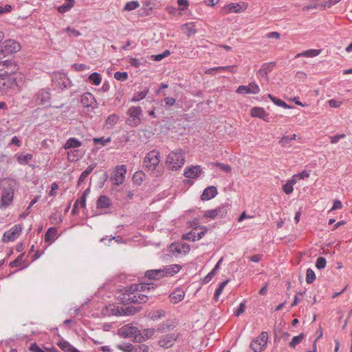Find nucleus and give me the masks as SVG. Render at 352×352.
<instances>
[{"mask_svg": "<svg viewBox=\"0 0 352 352\" xmlns=\"http://www.w3.org/2000/svg\"><path fill=\"white\" fill-rule=\"evenodd\" d=\"M154 284L152 283L133 284L124 288L122 301L125 303H144L148 300V296L146 293L151 289H154Z\"/></svg>", "mask_w": 352, "mask_h": 352, "instance_id": "nucleus-1", "label": "nucleus"}, {"mask_svg": "<svg viewBox=\"0 0 352 352\" xmlns=\"http://www.w3.org/2000/svg\"><path fill=\"white\" fill-rule=\"evenodd\" d=\"M184 153L182 150L170 152L166 160L168 168L172 170L179 169L184 164Z\"/></svg>", "mask_w": 352, "mask_h": 352, "instance_id": "nucleus-2", "label": "nucleus"}, {"mask_svg": "<svg viewBox=\"0 0 352 352\" xmlns=\"http://www.w3.org/2000/svg\"><path fill=\"white\" fill-rule=\"evenodd\" d=\"M138 311V309L133 307H123L116 304H109L106 306L103 313L104 315L111 316H122L133 315Z\"/></svg>", "mask_w": 352, "mask_h": 352, "instance_id": "nucleus-3", "label": "nucleus"}, {"mask_svg": "<svg viewBox=\"0 0 352 352\" xmlns=\"http://www.w3.org/2000/svg\"><path fill=\"white\" fill-rule=\"evenodd\" d=\"M160 153L157 150H152L146 153L143 160V167L149 171L157 170L160 162Z\"/></svg>", "mask_w": 352, "mask_h": 352, "instance_id": "nucleus-4", "label": "nucleus"}, {"mask_svg": "<svg viewBox=\"0 0 352 352\" xmlns=\"http://www.w3.org/2000/svg\"><path fill=\"white\" fill-rule=\"evenodd\" d=\"M129 116L126 122L132 127L138 126L141 123V116L142 115V109L140 107H131L127 111Z\"/></svg>", "mask_w": 352, "mask_h": 352, "instance_id": "nucleus-5", "label": "nucleus"}, {"mask_svg": "<svg viewBox=\"0 0 352 352\" xmlns=\"http://www.w3.org/2000/svg\"><path fill=\"white\" fill-rule=\"evenodd\" d=\"M267 340L268 333L266 331H262L257 338L251 342L250 347L254 352H261L266 346Z\"/></svg>", "mask_w": 352, "mask_h": 352, "instance_id": "nucleus-6", "label": "nucleus"}, {"mask_svg": "<svg viewBox=\"0 0 352 352\" xmlns=\"http://www.w3.org/2000/svg\"><path fill=\"white\" fill-rule=\"evenodd\" d=\"M0 54L6 56L9 54L19 52L21 50V45L14 40L8 39L0 45Z\"/></svg>", "mask_w": 352, "mask_h": 352, "instance_id": "nucleus-7", "label": "nucleus"}, {"mask_svg": "<svg viewBox=\"0 0 352 352\" xmlns=\"http://www.w3.org/2000/svg\"><path fill=\"white\" fill-rule=\"evenodd\" d=\"M180 333H172L165 334L160 337L158 340V345L163 349L171 348L176 341L180 338Z\"/></svg>", "mask_w": 352, "mask_h": 352, "instance_id": "nucleus-8", "label": "nucleus"}, {"mask_svg": "<svg viewBox=\"0 0 352 352\" xmlns=\"http://www.w3.org/2000/svg\"><path fill=\"white\" fill-rule=\"evenodd\" d=\"M51 94L48 89H41L34 96V102L37 105L45 107L50 106Z\"/></svg>", "mask_w": 352, "mask_h": 352, "instance_id": "nucleus-9", "label": "nucleus"}, {"mask_svg": "<svg viewBox=\"0 0 352 352\" xmlns=\"http://www.w3.org/2000/svg\"><path fill=\"white\" fill-rule=\"evenodd\" d=\"M126 173V167L125 165H118L116 166L113 175L110 177L113 184L116 186L121 185L125 179Z\"/></svg>", "mask_w": 352, "mask_h": 352, "instance_id": "nucleus-10", "label": "nucleus"}, {"mask_svg": "<svg viewBox=\"0 0 352 352\" xmlns=\"http://www.w3.org/2000/svg\"><path fill=\"white\" fill-rule=\"evenodd\" d=\"M23 227L20 224L12 226L10 230L3 234L2 241L3 242H9L15 241L21 234Z\"/></svg>", "mask_w": 352, "mask_h": 352, "instance_id": "nucleus-11", "label": "nucleus"}, {"mask_svg": "<svg viewBox=\"0 0 352 352\" xmlns=\"http://www.w3.org/2000/svg\"><path fill=\"white\" fill-rule=\"evenodd\" d=\"M17 70V65L12 60L0 61V77L6 74H14Z\"/></svg>", "mask_w": 352, "mask_h": 352, "instance_id": "nucleus-12", "label": "nucleus"}, {"mask_svg": "<svg viewBox=\"0 0 352 352\" xmlns=\"http://www.w3.org/2000/svg\"><path fill=\"white\" fill-rule=\"evenodd\" d=\"M14 196V190L10 186H8V187H6L3 189L2 195H1V208H6L8 207L10 204L12 202Z\"/></svg>", "mask_w": 352, "mask_h": 352, "instance_id": "nucleus-13", "label": "nucleus"}, {"mask_svg": "<svg viewBox=\"0 0 352 352\" xmlns=\"http://www.w3.org/2000/svg\"><path fill=\"white\" fill-rule=\"evenodd\" d=\"M203 173V169L201 166H189L185 168L184 176L190 179H197Z\"/></svg>", "mask_w": 352, "mask_h": 352, "instance_id": "nucleus-14", "label": "nucleus"}, {"mask_svg": "<svg viewBox=\"0 0 352 352\" xmlns=\"http://www.w3.org/2000/svg\"><path fill=\"white\" fill-rule=\"evenodd\" d=\"M139 329L134 327L130 325H124L119 330V335L124 338H131L133 337L134 340L136 341V336H138Z\"/></svg>", "mask_w": 352, "mask_h": 352, "instance_id": "nucleus-15", "label": "nucleus"}, {"mask_svg": "<svg viewBox=\"0 0 352 352\" xmlns=\"http://www.w3.org/2000/svg\"><path fill=\"white\" fill-rule=\"evenodd\" d=\"M259 92L260 88L255 82L250 83L248 86L241 85L236 89V93L239 94H257Z\"/></svg>", "mask_w": 352, "mask_h": 352, "instance_id": "nucleus-16", "label": "nucleus"}, {"mask_svg": "<svg viewBox=\"0 0 352 352\" xmlns=\"http://www.w3.org/2000/svg\"><path fill=\"white\" fill-rule=\"evenodd\" d=\"M248 3L245 2L230 3L223 8V10L226 13H239L245 10L248 8Z\"/></svg>", "mask_w": 352, "mask_h": 352, "instance_id": "nucleus-17", "label": "nucleus"}, {"mask_svg": "<svg viewBox=\"0 0 352 352\" xmlns=\"http://www.w3.org/2000/svg\"><path fill=\"white\" fill-rule=\"evenodd\" d=\"M80 102L82 105L86 108H95V105L96 104L94 96L89 92L85 93L81 96Z\"/></svg>", "mask_w": 352, "mask_h": 352, "instance_id": "nucleus-18", "label": "nucleus"}, {"mask_svg": "<svg viewBox=\"0 0 352 352\" xmlns=\"http://www.w3.org/2000/svg\"><path fill=\"white\" fill-rule=\"evenodd\" d=\"M276 63L274 62L265 63L263 64L261 69L257 72V76L267 80L268 74L272 71Z\"/></svg>", "mask_w": 352, "mask_h": 352, "instance_id": "nucleus-19", "label": "nucleus"}, {"mask_svg": "<svg viewBox=\"0 0 352 352\" xmlns=\"http://www.w3.org/2000/svg\"><path fill=\"white\" fill-rule=\"evenodd\" d=\"M155 332L156 330L153 328L145 329L142 331L139 330L138 336H136V342L140 343L149 338H151Z\"/></svg>", "mask_w": 352, "mask_h": 352, "instance_id": "nucleus-20", "label": "nucleus"}, {"mask_svg": "<svg viewBox=\"0 0 352 352\" xmlns=\"http://www.w3.org/2000/svg\"><path fill=\"white\" fill-rule=\"evenodd\" d=\"M176 325L177 324L174 320H166V321L160 324L155 330L158 333H163L166 331L173 330L176 327Z\"/></svg>", "mask_w": 352, "mask_h": 352, "instance_id": "nucleus-21", "label": "nucleus"}, {"mask_svg": "<svg viewBox=\"0 0 352 352\" xmlns=\"http://www.w3.org/2000/svg\"><path fill=\"white\" fill-rule=\"evenodd\" d=\"M181 269V265L173 264L164 266L163 268L161 269V271H162L163 277L168 276H172L178 273Z\"/></svg>", "mask_w": 352, "mask_h": 352, "instance_id": "nucleus-22", "label": "nucleus"}, {"mask_svg": "<svg viewBox=\"0 0 352 352\" xmlns=\"http://www.w3.org/2000/svg\"><path fill=\"white\" fill-rule=\"evenodd\" d=\"M3 85L4 87V91H6L9 89L14 88L17 85L16 78L14 77L13 74H6L2 76Z\"/></svg>", "mask_w": 352, "mask_h": 352, "instance_id": "nucleus-23", "label": "nucleus"}, {"mask_svg": "<svg viewBox=\"0 0 352 352\" xmlns=\"http://www.w3.org/2000/svg\"><path fill=\"white\" fill-rule=\"evenodd\" d=\"M217 195V189L214 186H210L206 188L201 195V199L204 201H208L214 198Z\"/></svg>", "mask_w": 352, "mask_h": 352, "instance_id": "nucleus-24", "label": "nucleus"}, {"mask_svg": "<svg viewBox=\"0 0 352 352\" xmlns=\"http://www.w3.org/2000/svg\"><path fill=\"white\" fill-rule=\"evenodd\" d=\"M120 120V116L116 113L110 114L105 120L104 128L107 129H112Z\"/></svg>", "mask_w": 352, "mask_h": 352, "instance_id": "nucleus-25", "label": "nucleus"}, {"mask_svg": "<svg viewBox=\"0 0 352 352\" xmlns=\"http://www.w3.org/2000/svg\"><path fill=\"white\" fill-rule=\"evenodd\" d=\"M185 296V293L182 289H175L170 295L169 298L171 302L175 304L182 301Z\"/></svg>", "mask_w": 352, "mask_h": 352, "instance_id": "nucleus-26", "label": "nucleus"}, {"mask_svg": "<svg viewBox=\"0 0 352 352\" xmlns=\"http://www.w3.org/2000/svg\"><path fill=\"white\" fill-rule=\"evenodd\" d=\"M296 134L294 133L292 136L284 135L278 141V144L281 147L288 148L292 147V142L296 139Z\"/></svg>", "mask_w": 352, "mask_h": 352, "instance_id": "nucleus-27", "label": "nucleus"}, {"mask_svg": "<svg viewBox=\"0 0 352 352\" xmlns=\"http://www.w3.org/2000/svg\"><path fill=\"white\" fill-rule=\"evenodd\" d=\"M60 349L65 352H80L74 346H72L69 342L64 339H60L57 343Z\"/></svg>", "mask_w": 352, "mask_h": 352, "instance_id": "nucleus-28", "label": "nucleus"}, {"mask_svg": "<svg viewBox=\"0 0 352 352\" xmlns=\"http://www.w3.org/2000/svg\"><path fill=\"white\" fill-rule=\"evenodd\" d=\"M111 206L110 199L106 195H100L96 203L98 209H107Z\"/></svg>", "mask_w": 352, "mask_h": 352, "instance_id": "nucleus-29", "label": "nucleus"}, {"mask_svg": "<svg viewBox=\"0 0 352 352\" xmlns=\"http://www.w3.org/2000/svg\"><path fill=\"white\" fill-rule=\"evenodd\" d=\"M251 116L254 118H261L263 120H266V118L268 116V114L262 107H253L250 110Z\"/></svg>", "mask_w": 352, "mask_h": 352, "instance_id": "nucleus-30", "label": "nucleus"}, {"mask_svg": "<svg viewBox=\"0 0 352 352\" xmlns=\"http://www.w3.org/2000/svg\"><path fill=\"white\" fill-rule=\"evenodd\" d=\"M145 277L148 279L158 280L163 277L161 269L147 270L145 272Z\"/></svg>", "mask_w": 352, "mask_h": 352, "instance_id": "nucleus-31", "label": "nucleus"}, {"mask_svg": "<svg viewBox=\"0 0 352 352\" xmlns=\"http://www.w3.org/2000/svg\"><path fill=\"white\" fill-rule=\"evenodd\" d=\"M82 146V142L76 138H69L63 146L65 149L78 148Z\"/></svg>", "mask_w": 352, "mask_h": 352, "instance_id": "nucleus-32", "label": "nucleus"}, {"mask_svg": "<svg viewBox=\"0 0 352 352\" xmlns=\"http://www.w3.org/2000/svg\"><path fill=\"white\" fill-rule=\"evenodd\" d=\"M57 234V229L55 227H50L47 229L45 234V241L52 243L55 241V237Z\"/></svg>", "mask_w": 352, "mask_h": 352, "instance_id": "nucleus-33", "label": "nucleus"}, {"mask_svg": "<svg viewBox=\"0 0 352 352\" xmlns=\"http://www.w3.org/2000/svg\"><path fill=\"white\" fill-rule=\"evenodd\" d=\"M181 29L188 36H190L197 32L194 23H186L182 26Z\"/></svg>", "mask_w": 352, "mask_h": 352, "instance_id": "nucleus-34", "label": "nucleus"}, {"mask_svg": "<svg viewBox=\"0 0 352 352\" xmlns=\"http://www.w3.org/2000/svg\"><path fill=\"white\" fill-rule=\"evenodd\" d=\"M96 166V164H91L89 165L80 175L78 179V185L80 186L82 183H83L87 176L93 171V170Z\"/></svg>", "mask_w": 352, "mask_h": 352, "instance_id": "nucleus-35", "label": "nucleus"}, {"mask_svg": "<svg viewBox=\"0 0 352 352\" xmlns=\"http://www.w3.org/2000/svg\"><path fill=\"white\" fill-rule=\"evenodd\" d=\"M321 52V50H316V49H311L306 51H304L301 53H298L295 56V58H299L301 56H305V57H315L319 55Z\"/></svg>", "mask_w": 352, "mask_h": 352, "instance_id": "nucleus-36", "label": "nucleus"}, {"mask_svg": "<svg viewBox=\"0 0 352 352\" xmlns=\"http://www.w3.org/2000/svg\"><path fill=\"white\" fill-rule=\"evenodd\" d=\"M151 1H146L144 2L142 8L140 10V15L142 16H148L151 14L153 8L151 6Z\"/></svg>", "mask_w": 352, "mask_h": 352, "instance_id": "nucleus-37", "label": "nucleus"}, {"mask_svg": "<svg viewBox=\"0 0 352 352\" xmlns=\"http://www.w3.org/2000/svg\"><path fill=\"white\" fill-rule=\"evenodd\" d=\"M149 89L145 87L142 91L134 94L133 96L131 99V102H136L146 98L148 94Z\"/></svg>", "mask_w": 352, "mask_h": 352, "instance_id": "nucleus-38", "label": "nucleus"}, {"mask_svg": "<svg viewBox=\"0 0 352 352\" xmlns=\"http://www.w3.org/2000/svg\"><path fill=\"white\" fill-rule=\"evenodd\" d=\"M74 6V1L66 0L65 2L58 8V11L61 13H65L69 11Z\"/></svg>", "mask_w": 352, "mask_h": 352, "instance_id": "nucleus-39", "label": "nucleus"}, {"mask_svg": "<svg viewBox=\"0 0 352 352\" xmlns=\"http://www.w3.org/2000/svg\"><path fill=\"white\" fill-rule=\"evenodd\" d=\"M32 157L33 155L31 153L16 155V160L21 165L27 164L32 159Z\"/></svg>", "mask_w": 352, "mask_h": 352, "instance_id": "nucleus-40", "label": "nucleus"}, {"mask_svg": "<svg viewBox=\"0 0 352 352\" xmlns=\"http://www.w3.org/2000/svg\"><path fill=\"white\" fill-rule=\"evenodd\" d=\"M268 98L277 106L281 107L284 109H290L292 108L291 106L287 104L285 102L282 100L280 98H276L272 94H268Z\"/></svg>", "mask_w": 352, "mask_h": 352, "instance_id": "nucleus-41", "label": "nucleus"}, {"mask_svg": "<svg viewBox=\"0 0 352 352\" xmlns=\"http://www.w3.org/2000/svg\"><path fill=\"white\" fill-rule=\"evenodd\" d=\"M88 79L94 85H99L102 82L101 75L98 72H94L90 74Z\"/></svg>", "mask_w": 352, "mask_h": 352, "instance_id": "nucleus-42", "label": "nucleus"}, {"mask_svg": "<svg viewBox=\"0 0 352 352\" xmlns=\"http://www.w3.org/2000/svg\"><path fill=\"white\" fill-rule=\"evenodd\" d=\"M165 311L162 309H159L149 313L148 316L153 320H157L165 316Z\"/></svg>", "mask_w": 352, "mask_h": 352, "instance_id": "nucleus-43", "label": "nucleus"}, {"mask_svg": "<svg viewBox=\"0 0 352 352\" xmlns=\"http://www.w3.org/2000/svg\"><path fill=\"white\" fill-rule=\"evenodd\" d=\"M117 349L123 352H132L134 349V346L129 342H124L116 346Z\"/></svg>", "mask_w": 352, "mask_h": 352, "instance_id": "nucleus-44", "label": "nucleus"}, {"mask_svg": "<svg viewBox=\"0 0 352 352\" xmlns=\"http://www.w3.org/2000/svg\"><path fill=\"white\" fill-rule=\"evenodd\" d=\"M139 6H140V3L138 1H129L125 4V6L123 8V10L132 11V10H134L137 9L138 8H139Z\"/></svg>", "mask_w": 352, "mask_h": 352, "instance_id": "nucleus-45", "label": "nucleus"}, {"mask_svg": "<svg viewBox=\"0 0 352 352\" xmlns=\"http://www.w3.org/2000/svg\"><path fill=\"white\" fill-rule=\"evenodd\" d=\"M228 282H229V279H227L220 283L219 287L216 289L215 293H214V298L215 299V300H218L219 296L221 295V294L223 291L225 287L227 285Z\"/></svg>", "mask_w": 352, "mask_h": 352, "instance_id": "nucleus-46", "label": "nucleus"}, {"mask_svg": "<svg viewBox=\"0 0 352 352\" xmlns=\"http://www.w3.org/2000/svg\"><path fill=\"white\" fill-rule=\"evenodd\" d=\"M216 71H217V73H221V72H228L230 73H235L236 72V67L234 65L216 67Z\"/></svg>", "mask_w": 352, "mask_h": 352, "instance_id": "nucleus-47", "label": "nucleus"}, {"mask_svg": "<svg viewBox=\"0 0 352 352\" xmlns=\"http://www.w3.org/2000/svg\"><path fill=\"white\" fill-rule=\"evenodd\" d=\"M305 338V334L301 333L298 336H294L289 343L291 347L294 348L297 344H300Z\"/></svg>", "mask_w": 352, "mask_h": 352, "instance_id": "nucleus-48", "label": "nucleus"}, {"mask_svg": "<svg viewBox=\"0 0 352 352\" xmlns=\"http://www.w3.org/2000/svg\"><path fill=\"white\" fill-rule=\"evenodd\" d=\"M316 279L315 272L311 269L309 268L306 272V282L307 284L312 283Z\"/></svg>", "mask_w": 352, "mask_h": 352, "instance_id": "nucleus-49", "label": "nucleus"}, {"mask_svg": "<svg viewBox=\"0 0 352 352\" xmlns=\"http://www.w3.org/2000/svg\"><path fill=\"white\" fill-rule=\"evenodd\" d=\"M111 138H105L104 137H101V138H94L93 139V142L95 144H100L102 146L107 145L108 143L111 142Z\"/></svg>", "mask_w": 352, "mask_h": 352, "instance_id": "nucleus-50", "label": "nucleus"}, {"mask_svg": "<svg viewBox=\"0 0 352 352\" xmlns=\"http://www.w3.org/2000/svg\"><path fill=\"white\" fill-rule=\"evenodd\" d=\"M212 164L219 168L220 170L225 173H230L232 170V168L229 164H226L221 162H214L212 163Z\"/></svg>", "mask_w": 352, "mask_h": 352, "instance_id": "nucleus-51", "label": "nucleus"}, {"mask_svg": "<svg viewBox=\"0 0 352 352\" xmlns=\"http://www.w3.org/2000/svg\"><path fill=\"white\" fill-rule=\"evenodd\" d=\"M23 255L24 254H21L19 256H18V257L16 259L11 261L9 265L11 267H17L21 266L23 264Z\"/></svg>", "mask_w": 352, "mask_h": 352, "instance_id": "nucleus-52", "label": "nucleus"}, {"mask_svg": "<svg viewBox=\"0 0 352 352\" xmlns=\"http://www.w3.org/2000/svg\"><path fill=\"white\" fill-rule=\"evenodd\" d=\"M196 234H197V230H192L190 232L184 234L183 236V239L185 240L195 241L197 240V237Z\"/></svg>", "mask_w": 352, "mask_h": 352, "instance_id": "nucleus-53", "label": "nucleus"}, {"mask_svg": "<svg viewBox=\"0 0 352 352\" xmlns=\"http://www.w3.org/2000/svg\"><path fill=\"white\" fill-rule=\"evenodd\" d=\"M114 78L117 80H120L122 82L125 81L128 78V73L126 72H116V73H114Z\"/></svg>", "mask_w": 352, "mask_h": 352, "instance_id": "nucleus-54", "label": "nucleus"}, {"mask_svg": "<svg viewBox=\"0 0 352 352\" xmlns=\"http://www.w3.org/2000/svg\"><path fill=\"white\" fill-rule=\"evenodd\" d=\"M327 261L326 258L322 256H320L317 258L316 262V267L318 270L324 269L326 266Z\"/></svg>", "mask_w": 352, "mask_h": 352, "instance_id": "nucleus-55", "label": "nucleus"}, {"mask_svg": "<svg viewBox=\"0 0 352 352\" xmlns=\"http://www.w3.org/2000/svg\"><path fill=\"white\" fill-rule=\"evenodd\" d=\"M144 174L142 171L136 172L133 177V181L137 184H140L143 181Z\"/></svg>", "mask_w": 352, "mask_h": 352, "instance_id": "nucleus-56", "label": "nucleus"}, {"mask_svg": "<svg viewBox=\"0 0 352 352\" xmlns=\"http://www.w3.org/2000/svg\"><path fill=\"white\" fill-rule=\"evenodd\" d=\"M64 32H67L69 36L78 37L81 35V33L78 30L72 28L70 27L66 28L64 30Z\"/></svg>", "mask_w": 352, "mask_h": 352, "instance_id": "nucleus-57", "label": "nucleus"}, {"mask_svg": "<svg viewBox=\"0 0 352 352\" xmlns=\"http://www.w3.org/2000/svg\"><path fill=\"white\" fill-rule=\"evenodd\" d=\"M128 63L131 65V66L138 68L140 67L142 63L138 58L130 57L128 58Z\"/></svg>", "mask_w": 352, "mask_h": 352, "instance_id": "nucleus-58", "label": "nucleus"}, {"mask_svg": "<svg viewBox=\"0 0 352 352\" xmlns=\"http://www.w3.org/2000/svg\"><path fill=\"white\" fill-rule=\"evenodd\" d=\"M215 209L217 211H218L217 216L220 218L225 217L228 212L227 206H221Z\"/></svg>", "mask_w": 352, "mask_h": 352, "instance_id": "nucleus-59", "label": "nucleus"}, {"mask_svg": "<svg viewBox=\"0 0 352 352\" xmlns=\"http://www.w3.org/2000/svg\"><path fill=\"white\" fill-rule=\"evenodd\" d=\"M218 211L216 209L209 210L205 212L204 216L206 218H210L211 219H214L217 216Z\"/></svg>", "mask_w": 352, "mask_h": 352, "instance_id": "nucleus-60", "label": "nucleus"}, {"mask_svg": "<svg viewBox=\"0 0 352 352\" xmlns=\"http://www.w3.org/2000/svg\"><path fill=\"white\" fill-rule=\"evenodd\" d=\"M177 4L181 11L186 10L189 6V2L187 0H177Z\"/></svg>", "mask_w": 352, "mask_h": 352, "instance_id": "nucleus-61", "label": "nucleus"}, {"mask_svg": "<svg viewBox=\"0 0 352 352\" xmlns=\"http://www.w3.org/2000/svg\"><path fill=\"white\" fill-rule=\"evenodd\" d=\"M346 137V135L344 133L342 134H338L333 136H330V142L331 144H336L338 143L341 139H343Z\"/></svg>", "mask_w": 352, "mask_h": 352, "instance_id": "nucleus-62", "label": "nucleus"}, {"mask_svg": "<svg viewBox=\"0 0 352 352\" xmlns=\"http://www.w3.org/2000/svg\"><path fill=\"white\" fill-rule=\"evenodd\" d=\"M179 252L180 253H183L184 254L188 253L190 252V245L187 243H182L179 244Z\"/></svg>", "mask_w": 352, "mask_h": 352, "instance_id": "nucleus-63", "label": "nucleus"}, {"mask_svg": "<svg viewBox=\"0 0 352 352\" xmlns=\"http://www.w3.org/2000/svg\"><path fill=\"white\" fill-rule=\"evenodd\" d=\"M283 190L284 191V192L285 194L289 195L294 190L293 186L290 183L287 182V183L285 185L283 186Z\"/></svg>", "mask_w": 352, "mask_h": 352, "instance_id": "nucleus-64", "label": "nucleus"}]
</instances>
